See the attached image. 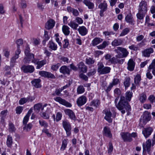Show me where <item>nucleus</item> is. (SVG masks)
<instances>
[{
	"mask_svg": "<svg viewBox=\"0 0 155 155\" xmlns=\"http://www.w3.org/2000/svg\"><path fill=\"white\" fill-rule=\"evenodd\" d=\"M114 100L116 107L121 112L122 114H124L125 113L124 109L127 110H130V106L129 105L128 103L126 101L125 97L123 96L120 97V100L117 104V102L119 99V96H116Z\"/></svg>",
	"mask_w": 155,
	"mask_h": 155,
	"instance_id": "obj_1",
	"label": "nucleus"
},
{
	"mask_svg": "<svg viewBox=\"0 0 155 155\" xmlns=\"http://www.w3.org/2000/svg\"><path fill=\"white\" fill-rule=\"evenodd\" d=\"M147 11V5L146 2L142 1L138 6V12L137 14V18L139 20H142L145 16Z\"/></svg>",
	"mask_w": 155,
	"mask_h": 155,
	"instance_id": "obj_2",
	"label": "nucleus"
},
{
	"mask_svg": "<svg viewBox=\"0 0 155 155\" xmlns=\"http://www.w3.org/2000/svg\"><path fill=\"white\" fill-rule=\"evenodd\" d=\"M97 72L100 74H105L109 73L111 70L110 67L107 66H104L103 63L101 62L98 63Z\"/></svg>",
	"mask_w": 155,
	"mask_h": 155,
	"instance_id": "obj_3",
	"label": "nucleus"
},
{
	"mask_svg": "<svg viewBox=\"0 0 155 155\" xmlns=\"http://www.w3.org/2000/svg\"><path fill=\"white\" fill-rule=\"evenodd\" d=\"M120 135L124 141L131 142L132 140V137L135 138L137 136V133L133 132L131 134L128 132H122Z\"/></svg>",
	"mask_w": 155,
	"mask_h": 155,
	"instance_id": "obj_4",
	"label": "nucleus"
},
{
	"mask_svg": "<svg viewBox=\"0 0 155 155\" xmlns=\"http://www.w3.org/2000/svg\"><path fill=\"white\" fill-rule=\"evenodd\" d=\"M151 118L150 113L148 111H145L140 119V124L141 127H143Z\"/></svg>",
	"mask_w": 155,
	"mask_h": 155,
	"instance_id": "obj_5",
	"label": "nucleus"
},
{
	"mask_svg": "<svg viewBox=\"0 0 155 155\" xmlns=\"http://www.w3.org/2000/svg\"><path fill=\"white\" fill-rule=\"evenodd\" d=\"M62 126L66 131L67 136L69 137L71 135V126L67 120H63L62 121Z\"/></svg>",
	"mask_w": 155,
	"mask_h": 155,
	"instance_id": "obj_6",
	"label": "nucleus"
},
{
	"mask_svg": "<svg viewBox=\"0 0 155 155\" xmlns=\"http://www.w3.org/2000/svg\"><path fill=\"white\" fill-rule=\"evenodd\" d=\"M21 52V50L19 48V47H18V49L16 50L15 51V55L11 58L10 61L11 65L13 67L15 64L16 62V60L19 58V54H20Z\"/></svg>",
	"mask_w": 155,
	"mask_h": 155,
	"instance_id": "obj_7",
	"label": "nucleus"
},
{
	"mask_svg": "<svg viewBox=\"0 0 155 155\" xmlns=\"http://www.w3.org/2000/svg\"><path fill=\"white\" fill-rule=\"evenodd\" d=\"M40 75L45 78L54 79L56 77L54 75L51 73L45 71H41L39 72Z\"/></svg>",
	"mask_w": 155,
	"mask_h": 155,
	"instance_id": "obj_8",
	"label": "nucleus"
},
{
	"mask_svg": "<svg viewBox=\"0 0 155 155\" xmlns=\"http://www.w3.org/2000/svg\"><path fill=\"white\" fill-rule=\"evenodd\" d=\"M54 100L56 101L59 102L60 104L66 107H70L72 106V105L71 103L68 102L65 100L62 99L60 97H56L54 98Z\"/></svg>",
	"mask_w": 155,
	"mask_h": 155,
	"instance_id": "obj_9",
	"label": "nucleus"
},
{
	"mask_svg": "<svg viewBox=\"0 0 155 155\" xmlns=\"http://www.w3.org/2000/svg\"><path fill=\"white\" fill-rule=\"evenodd\" d=\"M21 69L25 73H32L35 71L34 67L32 65H23L21 67Z\"/></svg>",
	"mask_w": 155,
	"mask_h": 155,
	"instance_id": "obj_10",
	"label": "nucleus"
},
{
	"mask_svg": "<svg viewBox=\"0 0 155 155\" xmlns=\"http://www.w3.org/2000/svg\"><path fill=\"white\" fill-rule=\"evenodd\" d=\"M103 112L105 115L104 119L109 123H111L112 122V120L111 118L112 114L110 110L108 109H105L103 111Z\"/></svg>",
	"mask_w": 155,
	"mask_h": 155,
	"instance_id": "obj_11",
	"label": "nucleus"
},
{
	"mask_svg": "<svg viewBox=\"0 0 155 155\" xmlns=\"http://www.w3.org/2000/svg\"><path fill=\"white\" fill-rule=\"evenodd\" d=\"M87 101V98L84 95H82L79 97L77 99L76 103L79 107H81L84 105Z\"/></svg>",
	"mask_w": 155,
	"mask_h": 155,
	"instance_id": "obj_12",
	"label": "nucleus"
},
{
	"mask_svg": "<svg viewBox=\"0 0 155 155\" xmlns=\"http://www.w3.org/2000/svg\"><path fill=\"white\" fill-rule=\"evenodd\" d=\"M114 51L117 53H119L120 52H121L124 58L126 57L129 53L126 48L120 47H117L116 49H115Z\"/></svg>",
	"mask_w": 155,
	"mask_h": 155,
	"instance_id": "obj_13",
	"label": "nucleus"
},
{
	"mask_svg": "<svg viewBox=\"0 0 155 155\" xmlns=\"http://www.w3.org/2000/svg\"><path fill=\"white\" fill-rule=\"evenodd\" d=\"M151 145V140L148 139L145 143L143 144V148L144 150H147L148 153H150Z\"/></svg>",
	"mask_w": 155,
	"mask_h": 155,
	"instance_id": "obj_14",
	"label": "nucleus"
},
{
	"mask_svg": "<svg viewBox=\"0 0 155 155\" xmlns=\"http://www.w3.org/2000/svg\"><path fill=\"white\" fill-rule=\"evenodd\" d=\"M32 63L37 64L36 68L40 69L46 63V61L45 60L39 61L38 59H35L32 60Z\"/></svg>",
	"mask_w": 155,
	"mask_h": 155,
	"instance_id": "obj_15",
	"label": "nucleus"
},
{
	"mask_svg": "<svg viewBox=\"0 0 155 155\" xmlns=\"http://www.w3.org/2000/svg\"><path fill=\"white\" fill-rule=\"evenodd\" d=\"M65 114L68 115L69 118L74 120H76L77 119L76 117L74 112L70 109H67L64 110Z\"/></svg>",
	"mask_w": 155,
	"mask_h": 155,
	"instance_id": "obj_16",
	"label": "nucleus"
},
{
	"mask_svg": "<svg viewBox=\"0 0 155 155\" xmlns=\"http://www.w3.org/2000/svg\"><path fill=\"white\" fill-rule=\"evenodd\" d=\"M153 129L150 127L144 128L142 131V133L146 138L148 137L151 134Z\"/></svg>",
	"mask_w": 155,
	"mask_h": 155,
	"instance_id": "obj_17",
	"label": "nucleus"
},
{
	"mask_svg": "<svg viewBox=\"0 0 155 155\" xmlns=\"http://www.w3.org/2000/svg\"><path fill=\"white\" fill-rule=\"evenodd\" d=\"M60 72L64 74L69 75L71 71L70 69L66 66L63 65L59 69Z\"/></svg>",
	"mask_w": 155,
	"mask_h": 155,
	"instance_id": "obj_18",
	"label": "nucleus"
},
{
	"mask_svg": "<svg viewBox=\"0 0 155 155\" xmlns=\"http://www.w3.org/2000/svg\"><path fill=\"white\" fill-rule=\"evenodd\" d=\"M55 22L52 19L48 20L45 24V28L48 29L49 30L52 29L54 26Z\"/></svg>",
	"mask_w": 155,
	"mask_h": 155,
	"instance_id": "obj_19",
	"label": "nucleus"
},
{
	"mask_svg": "<svg viewBox=\"0 0 155 155\" xmlns=\"http://www.w3.org/2000/svg\"><path fill=\"white\" fill-rule=\"evenodd\" d=\"M153 50L152 48H150L146 49L142 52V56L144 57H148L150 54L153 52Z\"/></svg>",
	"mask_w": 155,
	"mask_h": 155,
	"instance_id": "obj_20",
	"label": "nucleus"
},
{
	"mask_svg": "<svg viewBox=\"0 0 155 155\" xmlns=\"http://www.w3.org/2000/svg\"><path fill=\"white\" fill-rule=\"evenodd\" d=\"M79 33L81 36H84L87 33L88 30L87 28L84 26H80L78 29Z\"/></svg>",
	"mask_w": 155,
	"mask_h": 155,
	"instance_id": "obj_21",
	"label": "nucleus"
},
{
	"mask_svg": "<svg viewBox=\"0 0 155 155\" xmlns=\"http://www.w3.org/2000/svg\"><path fill=\"white\" fill-rule=\"evenodd\" d=\"M78 68L83 73H86L87 71V68L82 62H81L78 64Z\"/></svg>",
	"mask_w": 155,
	"mask_h": 155,
	"instance_id": "obj_22",
	"label": "nucleus"
},
{
	"mask_svg": "<svg viewBox=\"0 0 155 155\" xmlns=\"http://www.w3.org/2000/svg\"><path fill=\"white\" fill-rule=\"evenodd\" d=\"M34 58V55L32 54L31 53L28 56H26L23 59L24 62L25 64L29 63L33 59H35Z\"/></svg>",
	"mask_w": 155,
	"mask_h": 155,
	"instance_id": "obj_23",
	"label": "nucleus"
},
{
	"mask_svg": "<svg viewBox=\"0 0 155 155\" xmlns=\"http://www.w3.org/2000/svg\"><path fill=\"white\" fill-rule=\"evenodd\" d=\"M103 134L104 136L109 138L112 137V135L109 128L106 127H104V128Z\"/></svg>",
	"mask_w": 155,
	"mask_h": 155,
	"instance_id": "obj_24",
	"label": "nucleus"
},
{
	"mask_svg": "<svg viewBox=\"0 0 155 155\" xmlns=\"http://www.w3.org/2000/svg\"><path fill=\"white\" fill-rule=\"evenodd\" d=\"M135 63L133 59H130L127 63V69L130 71H133L134 69Z\"/></svg>",
	"mask_w": 155,
	"mask_h": 155,
	"instance_id": "obj_25",
	"label": "nucleus"
},
{
	"mask_svg": "<svg viewBox=\"0 0 155 155\" xmlns=\"http://www.w3.org/2000/svg\"><path fill=\"white\" fill-rule=\"evenodd\" d=\"M104 57L106 60H108V61L111 64H113V63L115 62V57L111 58V54H107L104 56Z\"/></svg>",
	"mask_w": 155,
	"mask_h": 155,
	"instance_id": "obj_26",
	"label": "nucleus"
},
{
	"mask_svg": "<svg viewBox=\"0 0 155 155\" xmlns=\"http://www.w3.org/2000/svg\"><path fill=\"white\" fill-rule=\"evenodd\" d=\"M103 41V39L99 38L96 37L92 41L91 44L93 46H95L100 44Z\"/></svg>",
	"mask_w": 155,
	"mask_h": 155,
	"instance_id": "obj_27",
	"label": "nucleus"
},
{
	"mask_svg": "<svg viewBox=\"0 0 155 155\" xmlns=\"http://www.w3.org/2000/svg\"><path fill=\"white\" fill-rule=\"evenodd\" d=\"M98 8L101 10L106 11L107 9V5L106 2L105 1H104L103 2L99 4Z\"/></svg>",
	"mask_w": 155,
	"mask_h": 155,
	"instance_id": "obj_28",
	"label": "nucleus"
},
{
	"mask_svg": "<svg viewBox=\"0 0 155 155\" xmlns=\"http://www.w3.org/2000/svg\"><path fill=\"white\" fill-rule=\"evenodd\" d=\"M125 20L127 22L132 24L134 21L132 15L130 13L127 15L125 18Z\"/></svg>",
	"mask_w": 155,
	"mask_h": 155,
	"instance_id": "obj_29",
	"label": "nucleus"
},
{
	"mask_svg": "<svg viewBox=\"0 0 155 155\" xmlns=\"http://www.w3.org/2000/svg\"><path fill=\"white\" fill-rule=\"evenodd\" d=\"M48 46V48L52 50L55 51L57 49V45L52 41H50Z\"/></svg>",
	"mask_w": 155,
	"mask_h": 155,
	"instance_id": "obj_30",
	"label": "nucleus"
},
{
	"mask_svg": "<svg viewBox=\"0 0 155 155\" xmlns=\"http://www.w3.org/2000/svg\"><path fill=\"white\" fill-rule=\"evenodd\" d=\"M83 3L87 6L89 9H92L94 8V5L93 3L87 0H84Z\"/></svg>",
	"mask_w": 155,
	"mask_h": 155,
	"instance_id": "obj_31",
	"label": "nucleus"
},
{
	"mask_svg": "<svg viewBox=\"0 0 155 155\" xmlns=\"http://www.w3.org/2000/svg\"><path fill=\"white\" fill-rule=\"evenodd\" d=\"M133 96V93L130 91H127L125 93V99L128 102L130 101Z\"/></svg>",
	"mask_w": 155,
	"mask_h": 155,
	"instance_id": "obj_32",
	"label": "nucleus"
},
{
	"mask_svg": "<svg viewBox=\"0 0 155 155\" xmlns=\"http://www.w3.org/2000/svg\"><path fill=\"white\" fill-rule=\"evenodd\" d=\"M109 42L108 41H104L103 42L102 44L97 46V47L98 49H102L104 48L105 47L108 45Z\"/></svg>",
	"mask_w": 155,
	"mask_h": 155,
	"instance_id": "obj_33",
	"label": "nucleus"
},
{
	"mask_svg": "<svg viewBox=\"0 0 155 155\" xmlns=\"http://www.w3.org/2000/svg\"><path fill=\"white\" fill-rule=\"evenodd\" d=\"M41 80L39 79H35L31 81L32 84L36 88H39L41 87L40 82Z\"/></svg>",
	"mask_w": 155,
	"mask_h": 155,
	"instance_id": "obj_34",
	"label": "nucleus"
},
{
	"mask_svg": "<svg viewBox=\"0 0 155 155\" xmlns=\"http://www.w3.org/2000/svg\"><path fill=\"white\" fill-rule=\"evenodd\" d=\"M141 80V76L139 74H137L134 78V82L137 86H139L140 82Z\"/></svg>",
	"mask_w": 155,
	"mask_h": 155,
	"instance_id": "obj_35",
	"label": "nucleus"
},
{
	"mask_svg": "<svg viewBox=\"0 0 155 155\" xmlns=\"http://www.w3.org/2000/svg\"><path fill=\"white\" fill-rule=\"evenodd\" d=\"M69 28L67 26L63 25L62 28V30L63 33L65 35H68L70 34Z\"/></svg>",
	"mask_w": 155,
	"mask_h": 155,
	"instance_id": "obj_36",
	"label": "nucleus"
},
{
	"mask_svg": "<svg viewBox=\"0 0 155 155\" xmlns=\"http://www.w3.org/2000/svg\"><path fill=\"white\" fill-rule=\"evenodd\" d=\"M100 104V101L97 99L94 100L90 103V105L95 107H97Z\"/></svg>",
	"mask_w": 155,
	"mask_h": 155,
	"instance_id": "obj_37",
	"label": "nucleus"
},
{
	"mask_svg": "<svg viewBox=\"0 0 155 155\" xmlns=\"http://www.w3.org/2000/svg\"><path fill=\"white\" fill-rule=\"evenodd\" d=\"M68 25L71 28L74 30H78L77 28L78 26V24L73 21H71L68 24Z\"/></svg>",
	"mask_w": 155,
	"mask_h": 155,
	"instance_id": "obj_38",
	"label": "nucleus"
},
{
	"mask_svg": "<svg viewBox=\"0 0 155 155\" xmlns=\"http://www.w3.org/2000/svg\"><path fill=\"white\" fill-rule=\"evenodd\" d=\"M85 91V89L83 86L80 85L77 88V92L78 94H82Z\"/></svg>",
	"mask_w": 155,
	"mask_h": 155,
	"instance_id": "obj_39",
	"label": "nucleus"
},
{
	"mask_svg": "<svg viewBox=\"0 0 155 155\" xmlns=\"http://www.w3.org/2000/svg\"><path fill=\"white\" fill-rule=\"evenodd\" d=\"M122 43V41L120 39L114 40L112 42V45L113 46H116L120 45Z\"/></svg>",
	"mask_w": 155,
	"mask_h": 155,
	"instance_id": "obj_40",
	"label": "nucleus"
},
{
	"mask_svg": "<svg viewBox=\"0 0 155 155\" xmlns=\"http://www.w3.org/2000/svg\"><path fill=\"white\" fill-rule=\"evenodd\" d=\"M41 109L42 110L44 109V107H42V104L38 103L35 104L34 106V109L36 111H39Z\"/></svg>",
	"mask_w": 155,
	"mask_h": 155,
	"instance_id": "obj_41",
	"label": "nucleus"
},
{
	"mask_svg": "<svg viewBox=\"0 0 155 155\" xmlns=\"http://www.w3.org/2000/svg\"><path fill=\"white\" fill-rule=\"evenodd\" d=\"M68 140L67 139H64L63 140L62 142V144L61 147V150L62 151H64L66 148Z\"/></svg>",
	"mask_w": 155,
	"mask_h": 155,
	"instance_id": "obj_42",
	"label": "nucleus"
},
{
	"mask_svg": "<svg viewBox=\"0 0 155 155\" xmlns=\"http://www.w3.org/2000/svg\"><path fill=\"white\" fill-rule=\"evenodd\" d=\"M33 127V124L31 123H28V124H26L23 127V129L26 130L27 131H30Z\"/></svg>",
	"mask_w": 155,
	"mask_h": 155,
	"instance_id": "obj_43",
	"label": "nucleus"
},
{
	"mask_svg": "<svg viewBox=\"0 0 155 155\" xmlns=\"http://www.w3.org/2000/svg\"><path fill=\"white\" fill-rule=\"evenodd\" d=\"M51 112H49L48 110H47L46 112L43 113L41 116L45 119H48L49 118V114Z\"/></svg>",
	"mask_w": 155,
	"mask_h": 155,
	"instance_id": "obj_44",
	"label": "nucleus"
},
{
	"mask_svg": "<svg viewBox=\"0 0 155 155\" xmlns=\"http://www.w3.org/2000/svg\"><path fill=\"white\" fill-rule=\"evenodd\" d=\"M6 143L8 147H10L12 146V137L9 135L8 136Z\"/></svg>",
	"mask_w": 155,
	"mask_h": 155,
	"instance_id": "obj_45",
	"label": "nucleus"
},
{
	"mask_svg": "<svg viewBox=\"0 0 155 155\" xmlns=\"http://www.w3.org/2000/svg\"><path fill=\"white\" fill-rule=\"evenodd\" d=\"M147 99V96L145 94L142 93L140 95L139 100L142 103H144Z\"/></svg>",
	"mask_w": 155,
	"mask_h": 155,
	"instance_id": "obj_46",
	"label": "nucleus"
},
{
	"mask_svg": "<svg viewBox=\"0 0 155 155\" xmlns=\"http://www.w3.org/2000/svg\"><path fill=\"white\" fill-rule=\"evenodd\" d=\"M39 123L41 127H44L45 128L47 127L48 126V124L45 120H40L39 121Z\"/></svg>",
	"mask_w": 155,
	"mask_h": 155,
	"instance_id": "obj_47",
	"label": "nucleus"
},
{
	"mask_svg": "<svg viewBox=\"0 0 155 155\" xmlns=\"http://www.w3.org/2000/svg\"><path fill=\"white\" fill-rule=\"evenodd\" d=\"M130 29L129 28H126L123 29L120 35V36L122 37L127 34L130 31Z\"/></svg>",
	"mask_w": 155,
	"mask_h": 155,
	"instance_id": "obj_48",
	"label": "nucleus"
},
{
	"mask_svg": "<svg viewBox=\"0 0 155 155\" xmlns=\"http://www.w3.org/2000/svg\"><path fill=\"white\" fill-rule=\"evenodd\" d=\"M55 39L57 42L58 44L61 47V46L62 43L61 42V38L59 37V35L58 33H56L55 34Z\"/></svg>",
	"mask_w": 155,
	"mask_h": 155,
	"instance_id": "obj_49",
	"label": "nucleus"
},
{
	"mask_svg": "<svg viewBox=\"0 0 155 155\" xmlns=\"http://www.w3.org/2000/svg\"><path fill=\"white\" fill-rule=\"evenodd\" d=\"M121 94V91L118 88H116L114 90V94L115 96H119Z\"/></svg>",
	"mask_w": 155,
	"mask_h": 155,
	"instance_id": "obj_50",
	"label": "nucleus"
},
{
	"mask_svg": "<svg viewBox=\"0 0 155 155\" xmlns=\"http://www.w3.org/2000/svg\"><path fill=\"white\" fill-rule=\"evenodd\" d=\"M4 56L6 58H8L10 55V50L7 48L4 49L3 50Z\"/></svg>",
	"mask_w": 155,
	"mask_h": 155,
	"instance_id": "obj_51",
	"label": "nucleus"
},
{
	"mask_svg": "<svg viewBox=\"0 0 155 155\" xmlns=\"http://www.w3.org/2000/svg\"><path fill=\"white\" fill-rule=\"evenodd\" d=\"M8 129L9 131L11 132L15 131L16 129L14 125L12 123H9Z\"/></svg>",
	"mask_w": 155,
	"mask_h": 155,
	"instance_id": "obj_52",
	"label": "nucleus"
},
{
	"mask_svg": "<svg viewBox=\"0 0 155 155\" xmlns=\"http://www.w3.org/2000/svg\"><path fill=\"white\" fill-rule=\"evenodd\" d=\"M130 78H126L124 82V84L125 87H129L130 85Z\"/></svg>",
	"mask_w": 155,
	"mask_h": 155,
	"instance_id": "obj_53",
	"label": "nucleus"
},
{
	"mask_svg": "<svg viewBox=\"0 0 155 155\" xmlns=\"http://www.w3.org/2000/svg\"><path fill=\"white\" fill-rule=\"evenodd\" d=\"M95 61L93 59L89 58L86 59V63L88 64H92L94 63Z\"/></svg>",
	"mask_w": 155,
	"mask_h": 155,
	"instance_id": "obj_54",
	"label": "nucleus"
},
{
	"mask_svg": "<svg viewBox=\"0 0 155 155\" xmlns=\"http://www.w3.org/2000/svg\"><path fill=\"white\" fill-rule=\"evenodd\" d=\"M23 109V107L22 106L17 107L16 108V113L17 114H20L22 112Z\"/></svg>",
	"mask_w": 155,
	"mask_h": 155,
	"instance_id": "obj_55",
	"label": "nucleus"
},
{
	"mask_svg": "<svg viewBox=\"0 0 155 155\" xmlns=\"http://www.w3.org/2000/svg\"><path fill=\"white\" fill-rule=\"evenodd\" d=\"M119 79L117 78H114L113 80L110 83L113 85L115 86L117 85L120 83Z\"/></svg>",
	"mask_w": 155,
	"mask_h": 155,
	"instance_id": "obj_56",
	"label": "nucleus"
},
{
	"mask_svg": "<svg viewBox=\"0 0 155 155\" xmlns=\"http://www.w3.org/2000/svg\"><path fill=\"white\" fill-rule=\"evenodd\" d=\"M8 112V110H4L1 111L0 113V117H2V118L5 117Z\"/></svg>",
	"mask_w": 155,
	"mask_h": 155,
	"instance_id": "obj_57",
	"label": "nucleus"
},
{
	"mask_svg": "<svg viewBox=\"0 0 155 155\" xmlns=\"http://www.w3.org/2000/svg\"><path fill=\"white\" fill-rule=\"evenodd\" d=\"M27 102V100L26 98L24 97L21 98L19 100V103L20 105H23Z\"/></svg>",
	"mask_w": 155,
	"mask_h": 155,
	"instance_id": "obj_58",
	"label": "nucleus"
},
{
	"mask_svg": "<svg viewBox=\"0 0 155 155\" xmlns=\"http://www.w3.org/2000/svg\"><path fill=\"white\" fill-rule=\"evenodd\" d=\"M42 132L45 133L48 137L51 136V134L49 133L48 130L46 128L43 129L42 130Z\"/></svg>",
	"mask_w": 155,
	"mask_h": 155,
	"instance_id": "obj_59",
	"label": "nucleus"
},
{
	"mask_svg": "<svg viewBox=\"0 0 155 155\" xmlns=\"http://www.w3.org/2000/svg\"><path fill=\"white\" fill-rule=\"evenodd\" d=\"M60 66V64H59L58 63L56 64L52 65L51 68L54 71H56L58 69Z\"/></svg>",
	"mask_w": 155,
	"mask_h": 155,
	"instance_id": "obj_60",
	"label": "nucleus"
},
{
	"mask_svg": "<svg viewBox=\"0 0 155 155\" xmlns=\"http://www.w3.org/2000/svg\"><path fill=\"white\" fill-rule=\"evenodd\" d=\"M62 115L61 113L58 112L56 114V120L57 121H58L61 119Z\"/></svg>",
	"mask_w": 155,
	"mask_h": 155,
	"instance_id": "obj_61",
	"label": "nucleus"
},
{
	"mask_svg": "<svg viewBox=\"0 0 155 155\" xmlns=\"http://www.w3.org/2000/svg\"><path fill=\"white\" fill-rule=\"evenodd\" d=\"M21 7L23 8H26L27 5L26 2L25 0H22L20 3Z\"/></svg>",
	"mask_w": 155,
	"mask_h": 155,
	"instance_id": "obj_62",
	"label": "nucleus"
},
{
	"mask_svg": "<svg viewBox=\"0 0 155 155\" xmlns=\"http://www.w3.org/2000/svg\"><path fill=\"white\" fill-rule=\"evenodd\" d=\"M113 149V147L112 144L111 143H109V147L108 148V153H110L112 151Z\"/></svg>",
	"mask_w": 155,
	"mask_h": 155,
	"instance_id": "obj_63",
	"label": "nucleus"
},
{
	"mask_svg": "<svg viewBox=\"0 0 155 155\" xmlns=\"http://www.w3.org/2000/svg\"><path fill=\"white\" fill-rule=\"evenodd\" d=\"M155 68V59L153 60L151 64L150 65L148 69H151Z\"/></svg>",
	"mask_w": 155,
	"mask_h": 155,
	"instance_id": "obj_64",
	"label": "nucleus"
}]
</instances>
